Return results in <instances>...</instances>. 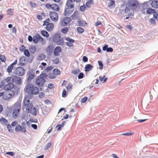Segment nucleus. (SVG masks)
<instances>
[{"mask_svg":"<svg viewBox=\"0 0 158 158\" xmlns=\"http://www.w3.org/2000/svg\"><path fill=\"white\" fill-rule=\"evenodd\" d=\"M4 89L6 91L14 90L15 91L16 88L14 87V85L12 83H7L4 87Z\"/></svg>","mask_w":158,"mask_h":158,"instance_id":"nucleus-13","label":"nucleus"},{"mask_svg":"<svg viewBox=\"0 0 158 158\" xmlns=\"http://www.w3.org/2000/svg\"><path fill=\"white\" fill-rule=\"evenodd\" d=\"M15 91L14 90H10V93H9L6 91L0 92V97L5 101H9L15 95Z\"/></svg>","mask_w":158,"mask_h":158,"instance_id":"nucleus-1","label":"nucleus"},{"mask_svg":"<svg viewBox=\"0 0 158 158\" xmlns=\"http://www.w3.org/2000/svg\"><path fill=\"white\" fill-rule=\"evenodd\" d=\"M6 81L4 80H2L1 81L0 84V87L2 88L3 87H4V86L5 85V82Z\"/></svg>","mask_w":158,"mask_h":158,"instance_id":"nucleus-49","label":"nucleus"},{"mask_svg":"<svg viewBox=\"0 0 158 158\" xmlns=\"http://www.w3.org/2000/svg\"><path fill=\"white\" fill-rule=\"evenodd\" d=\"M47 75L45 73H41L35 80V84L39 87L42 86L46 82L44 78H46Z\"/></svg>","mask_w":158,"mask_h":158,"instance_id":"nucleus-3","label":"nucleus"},{"mask_svg":"<svg viewBox=\"0 0 158 158\" xmlns=\"http://www.w3.org/2000/svg\"><path fill=\"white\" fill-rule=\"evenodd\" d=\"M75 2V0H68L67 3V6L71 8H73L74 7L73 3Z\"/></svg>","mask_w":158,"mask_h":158,"instance_id":"nucleus-20","label":"nucleus"},{"mask_svg":"<svg viewBox=\"0 0 158 158\" xmlns=\"http://www.w3.org/2000/svg\"><path fill=\"white\" fill-rule=\"evenodd\" d=\"M53 72L56 76L59 75L60 73V70L58 69H54Z\"/></svg>","mask_w":158,"mask_h":158,"instance_id":"nucleus-38","label":"nucleus"},{"mask_svg":"<svg viewBox=\"0 0 158 158\" xmlns=\"http://www.w3.org/2000/svg\"><path fill=\"white\" fill-rule=\"evenodd\" d=\"M25 47L23 45H21L19 48L21 52H24L26 49Z\"/></svg>","mask_w":158,"mask_h":158,"instance_id":"nucleus-56","label":"nucleus"},{"mask_svg":"<svg viewBox=\"0 0 158 158\" xmlns=\"http://www.w3.org/2000/svg\"><path fill=\"white\" fill-rule=\"evenodd\" d=\"M50 17L52 20L53 21L56 22L58 19V14L54 11H51L49 13Z\"/></svg>","mask_w":158,"mask_h":158,"instance_id":"nucleus-11","label":"nucleus"},{"mask_svg":"<svg viewBox=\"0 0 158 158\" xmlns=\"http://www.w3.org/2000/svg\"><path fill=\"white\" fill-rule=\"evenodd\" d=\"M152 6L155 8H158V0H151L149 1Z\"/></svg>","mask_w":158,"mask_h":158,"instance_id":"nucleus-18","label":"nucleus"},{"mask_svg":"<svg viewBox=\"0 0 158 158\" xmlns=\"http://www.w3.org/2000/svg\"><path fill=\"white\" fill-rule=\"evenodd\" d=\"M30 5L33 8L37 6L35 2H30Z\"/></svg>","mask_w":158,"mask_h":158,"instance_id":"nucleus-54","label":"nucleus"},{"mask_svg":"<svg viewBox=\"0 0 158 158\" xmlns=\"http://www.w3.org/2000/svg\"><path fill=\"white\" fill-rule=\"evenodd\" d=\"M150 23H151L152 24H156V22L155 21V20L152 18H151L150 19Z\"/></svg>","mask_w":158,"mask_h":158,"instance_id":"nucleus-61","label":"nucleus"},{"mask_svg":"<svg viewBox=\"0 0 158 158\" xmlns=\"http://www.w3.org/2000/svg\"><path fill=\"white\" fill-rule=\"evenodd\" d=\"M71 19L70 18L65 17L61 19L60 23L61 25L63 26H65L68 25L70 23Z\"/></svg>","mask_w":158,"mask_h":158,"instance_id":"nucleus-12","label":"nucleus"},{"mask_svg":"<svg viewBox=\"0 0 158 158\" xmlns=\"http://www.w3.org/2000/svg\"><path fill=\"white\" fill-rule=\"evenodd\" d=\"M153 17L154 18L156 19L157 20H158V14L155 11V12L153 13Z\"/></svg>","mask_w":158,"mask_h":158,"instance_id":"nucleus-51","label":"nucleus"},{"mask_svg":"<svg viewBox=\"0 0 158 158\" xmlns=\"http://www.w3.org/2000/svg\"><path fill=\"white\" fill-rule=\"evenodd\" d=\"M142 9L141 10V11L143 14H145V10L148 7V5L147 4H144L143 5Z\"/></svg>","mask_w":158,"mask_h":158,"instance_id":"nucleus-29","label":"nucleus"},{"mask_svg":"<svg viewBox=\"0 0 158 158\" xmlns=\"http://www.w3.org/2000/svg\"><path fill=\"white\" fill-rule=\"evenodd\" d=\"M21 108L20 104L17 103L14 104L12 115L13 118L15 119H16L19 116Z\"/></svg>","mask_w":158,"mask_h":158,"instance_id":"nucleus-4","label":"nucleus"},{"mask_svg":"<svg viewBox=\"0 0 158 158\" xmlns=\"http://www.w3.org/2000/svg\"><path fill=\"white\" fill-rule=\"evenodd\" d=\"M53 42L57 45H62L64 44L63 39L61 37L59 33H55L53 37Z\"/></svg>","mask_w":158,"mask_h":158,"instance_id":"nucleus-6","label":"nucleus"},{"mask_svg":"<svg viewBox=\"0 0 158 158\" xmlns=\"http://www.w3.org/2000/svg\"><path fill=\"white\" fill-rule=\"evenodd\" d=\"M134 132L126 133H124L122 134V135H126V136H130L134 134Z\"/></svg>","mask_w":158,"mask_h":158,"instance_id":"nucleus-55","label":"nucleus"},{"mask_svg":"<svg viewBox=\"0 0 158 158\" xmlns=\"http://www.w3.org/2000/svg\"><path fill=\"white\" fill-rule=\"evenodd\" d=\"M54 85L53 84L50 83L48 85V87L49 88L52 89L54 88Z\"/></svg>","mask_w":158,"mask_h":158,"instance_id":"nucleus-60","label":"nucleus"},{"mask_svg":"<svg viewBox=\"0 0 158 158\" xmlns=\"http://www.w3.org/2000/svg\"><path fill=\"white\" fill-rule=\"evenodd\" d=\"M79 14L77 11H75L73 14L71 15L72 19H76L78 18Z\"/></svg>","mask_w":158,"mask_h":158,"instance_id":"nucleus-27","label":"nucleus"},{"mask_svg":"<svg viewBox=\"0 0 158 158\" xmlns=\"http://www.w3.org/2000/svg\"><path fill=\"white\" fill-rule=\"evenodd\" d=\"M56 77V75L54 74L53 72V73H50L48 74V77L51 79L55 78Z\"/></svg>","mask_w":158,"mask_h":158,"instance_id":"nucleus-40","label":"nucleus"},{"mask_svg":"<svg viewBox=\"0 0 158 158\" xmlns=\"http://www.w3.org/2000/svg\"><path fill=\"white\" fill-rule=\"evenodd\" d=\"M27 106L26 108V112L27 113H30L31 112V110L32 109V104L29 105L27 106Z\"/></svg>","mask_w":158,"mask_h":158,"instance_id":"nucleus-32","label":"nucleus"},{"mask_svg":"<svg viewBox=\"0 0 158 158\" xmlns=\"http://www.w3.org/2000/svg\"><path fill=\"white\" fill-rule=\"evenodd\" d=\"M50 20L49 18L46 19L44 21L43 26H46V29L48 31L50 32L52 30L54 25L52 23H49Z\"/></svg>","mask_w":158,"mask_h":158,"instance_id":"nucleus-7","label":"nucleus"},{"mask_svg":"<svg viewBox=\"0 0 158 158\" xmlns=\"http://www.w3.org/2000/svg\"><path fill=\"white\" fill-rule=\"evenodd\" d=\"M93 3V1L92 0H89L88 2H86V5L87 7H89L90 5Z\"/></svg>","mask_w":158,"mask_h":158,"instance_id":"nucleus-45","label":"nucleus"},{"mask_svg":"<svg viewBox=\"0 0 158 158\" xmlns=\"http://www.w3.org/2000/svg\"><path fill=\"white\" fill-rule=\"evenodd\" d=\"M87 97H85L82 99L81 100V102L82 103L85 102L87 100Z\"/></svg>","mask_w":158,"mask_h":158,"instance_id":"nucleus-62","label":"nucleus"},{"mask_svg":"<svg viewBox=\"0 0 158 158\" xmlns=\"http://www.w3.org/2000/svg\"><path fill=\"white\" fill-rule=\"evenodd\" d=\"M109 2L108 3V6L109 7H111L114 5L115 2L114 0H107Z\"/></svg>","mask_w":158,"mask_h":158,"instance_id":"nucleus-33","label":"nucleus"},{"mask_svg":"<svg viewBox=\"0 0 158 158\" xmlns=\"http://www.w3.org/2000/svg\"><path fill=\"white\" fill-rule=\"evenodd\" d=\"M13 67L11 64L9 66L7 69V71L8 73H10L12 72Z\"/></svg>","mask_w":158,"mask_h":158,"instance_id":"nucleus-41","label":"nucleus"},{"mask_svg":"<svg viewBox=\"0 0 158 158\" xmlns=\"http://www.w3.org/2000/svg\"><path fill=\"white\" fill-rule=\"evenodd\" d=\"M61 48L60 46H57L56 47L54 51V55L56 56L59 55V53L61 52Z\"/></svg>","mask_w":158,"mask_h":158,"instance_id":"nucleus-19","label":"nucleus"},{"mask_svg":"<svg viewBox=\"0 0 158 158\" xmlns=\"http://www.w3.org/2000/svg\"><path fill=\"white\" fill-rule=\"evenodd\" d=\"M30 102L29 97H26L25 98L24 101V104L25 106L31 104L30 103Z\"/></svg>","mask_w":158,"mask_h":158,"instance_id":"nucleus-31","label":"nucleus"},{"mask_svg":"<svg viewBox=\"0 0 158 158\" xmlns=\"http://www.w3.org/2000/svg\"><path fill=\"white\" fill-rule=\"evenodd\" d=\"M33 42L35 44L40 43L42 45H44L46 43L44 39L38 33L33 36Z\"/></svg>","mask_w":158,"mask_h":158,"instance_id":"nucleus-5","label":"nucleus"},{"mask_svg":"<svg viewBox=\"0 0 158 158\" xmlns=\"http://www.w3.org/2000/svg\"><path fill=\"white\" fill-rule=\"evenodd\" d=\"M14 73L16 75L22 76L25 74V71L23 68L18 67L15 69Z\"/></svg>","mask_w":158,"mask_h":158,"instance_id":"nucleus-10","label":"nucleus"},{"mask_svg":"<svg viewBox=\"0 0 158 158\" xmlns=\"http://www.w3.org/2000/svg\"><path fill=\"white\" fill-rule=\"evenodd\" d=\"M53 68V66H50L46 67L44 69V71L45 72H48L52 69Z\"/></svg>","mask_w":158,"mask_h":158,"instance_id":"nucleus-39","label":"nucleus"},{"mask_svg":"<svg viewBox=\"0 0 158 158\" xmlns=\"http://www.w3.org/2000/svg\"><path fill=\"white\" fill-rule=\"evenodd\" d=\"M26 63V58L23 56L19 59V64L21 66H23Z\"/></svg>","mask_w":158,"mask_h":158,"instance_id":"nucleus-22","label":"nucleus"},{"mask_svg":"<svg viewBox=\"0 0 158 158\" xmlns=\"http://www.w3.org/2000/svg\"><path fill=\"white\" fill-rule=\"evenodd\" d=\"M30 113H31L34 115H36L37 114L36 110L35 108H32L31 110V112Z\"/></svg>","mask_w":158,"mask_h":158,"instance_id":"nucleus-44","label":"nucleus"},{"mask_svg":"<svg viewBox=\"0 0 158 158\" xmlns=\"http://www.w3.org/2000/svg\"><path fill=\"white\" fill-rule=\"evenodd\" d=\"M4 81L7 83H13V76L7 77L4 79Z\"/></svg>","mask_w":158,"mask_h":158,"instance_id":"nucleus-23","label":"nucleus"},{"mask_svg":"<svg viewBox=\"0 0 158 158\" xmlns=\"http://www.w3.org/2000/svg\"><path fill=\"white\" fill-rule=\"evenodd\" d=\"M78 24L79 26L83 27L86 25L87 23L84 20H80L78 22Z\"/></svg>","mask_w":158,"mask_h":158,"instance_id":"nucleus-24","label":"nucleus"},{"mask_svg":"<svg viewBox=\"0 0 158 158\" xmlns=\"http://www.w3.org/2000/svg\"><path fill=\"white\" fill-rule=\"evenodd\" d=\"M130 9L127 7H126L124 10L125 13L126 14H128L127 16L126 17V19H128L129 18H132V17L134 15V13L133 12H131L128 13L130 12Z\"/></svg>","mask_w":158,"mask_h":158,"instance_id":"nucleus-14","label":"nucleus"},{"mask_svg":"<svg viewBox=\"0 0 158 158\" xmlns=\"http://www.w3.org/2000/svg\"><path fill=\"white\" fill-rule=\"evenodd\" d=\"M155 11V10L154 9H152L151 8H149L147 9L146 11V13L148 14H151L152 13H153Z\"/></svg>","mask_w":158,"mask_h":158,"instance_id":"nucleus-34","label":"nucleus"},{"mask_svg":"<svg viewBox=\"0 0 158 158\" xmlns=\"http://www.w3.org/2000/svg\"><path fill=\"white\" fill-rule=\"evenodd\" d=\"M52 4H51L50 3H48L45 5V6L47 9H52Z\"/></svg>","mask_w":158,"mask_h":158,"instance_id":"nucleus-52","label":"nucleus"},{"mask_svg":"<svg viewBox=\"0 0 158 158\" xmlns=\"http://www.w3.org/2000/svg\"><path fill=\"white\" fill-rule=\"evenodd\" d=\"M24 55L27 57H29L30 56V53L29 51L27 49H26L24 51Z\"/></svg>","mask_w":158,"mask_h":158,"instance_id":"nucleus-46","label":"nucleus"},{"mask_svg":"<svg viewBox=\"0 0 158 158\" xmlns=\"http://www.w3.org/2000/svg\"><path fill=\"white\" fill-rule=\"evenodd\" d=\"M22 79L19 77L15 76H13V83H14L16 85H20L22 83Z\"/></svg>","mask_w":158,"mask_h":158,"instance_id":"nucleus-16","label":"nucleus"},{"mask_svg":"<svg viewBox=\"0 0 158 158\" xmlns=\"http://www.w3.org/2000/svg\"><path fill=\"white\" fill-rule=\"evenodd\" d=\"M84 77V74L83 73H79V75L78 76V78L79 79L82 78Z\"/></svg>","mask_w":158,"mask_h":158,"instance_id":"nucleus-58","label":"nucleus"},{"mask_svg":"<svg viewBox=\"0 0 158 158\" xmlns=\"http://www.w3.org/2000/svg\"><path fill=\"white\" fill-rule=\"evenodd\" d=\"M77 30V32L80 34L82 33L84 31V29L81 27H78Z\"/></svg>","mask_w":158,"mask_h":158,"instance_id":"nucleus-43","label":"nucleus"},{"mask_svg":"<svg viewBox=\"0 0 158 158\" xmlns=\"http://www.w3.org/2000/svg\"><path fill=\"white\" fill-rule=\"evenodd\" d=\"M68 94V93H67V91H66L65 89H63L62 92V97L63 98H66L67 97Z\"/></svg>","mask_w":158,"mask_h":158,"instance_id":"nucleus-36","label":"nucleus"},{"mask_svg":"<svg viewBox=\"0 0 158 158\" xmlns=\"http://www.w3.org/2000/svg\"><path fill=\"white\" fill-rule=\"evenodd\" d=\"M45 58V55L43 53L40 54L37 56V59L39 60H42Z\"/></svg>","mask_w":158,"mask_h":158,"instance_id":"nucleus-25","label":"nucleus"},{"mask_svg":"<svg viewBox=\"0 0 158 158\" xmlns=\"http://www.w3.org/2000/svg\"><path fill=\"white\" fill-rule=\"evenodd\" d=\"M80 71V70H74L72 72L73 74H76L79 73Z\"/></svg>","mask_w":158,"mask_h":158,"instance_id":"nucleus-57","label":"nucleus"},{"mask_svg":"<svg viewBox=\"0 0 158 158\" xmlns=\"http://www.w3.org/2000/svg\"><path fill=\"white\" fill-rule=\"evenodd\" d=\"M41 35L44 37L48 38L49 36L48 33L45 30H42L41 31Z\"/></svg>","mask_w":158,"mask_h":158,"instance_id":"nucleus-28","label":"nucleus"},{"mask_svg":"<svg viewBox=\"0 0 158 158\" xmlns=\"http://www.w3.org/2000/svg\"><path fill=\"white\" fill-rule=\"evenodd\" d=\"M0 59L3 62H5L6 60V58L5 56L2 55H0Z\"/></svg>","mask_w":158,"mask_h":158,"instance_id":"nucleus-47","label":"nucleus"},{"mask_svg":"<svg viewBox=\"0 0 158 158\" xmlns=\"http://www.w3.org/2000/svg\"><path fill=\"white\" fill-rule=\"evenodd\" d=\"M63 127V126H62V125H58L56 126V127L57 128V130L60 131L61 130V128Z\"/></svg>","mask_w":158,"mask_h":158,"instance_id":"nucleus-63","label":"nucleus"},{"mask_svg":"<svg viewBox=\"0 0 158 158\" xmlns=\"http://www.w3.org/2000/svg\"><path fill=\"white\" fill-rule=\"evenodd\" d=\"M66 88L67 91V93H68L69 92H70L72 89V84L71 83H69L66 86Z\"/></svg>","mask_w":158,"mask_h":158,"instance_id":"nucleus-26","label":"nucleus"},{"mask_svg":"<svg viewBox=\"0 0 158 158\" xmlns=\"http://www.w3.org/2000/svg\"><path fill=\"white\" fill-rule=\"evenodd\" d=\"M7 12L8 15H12L13 13V12L12 11V9H9L7 10Z\"/></svg>","mask_w":158,"mask_h":158,"instance_id":"nucleus-64","label":"nucleus"},{"mask_svg":"<svg viewBox=\"0 0 158 158\" xmlns=\"http://www.w3.org/2000/svg\"><path fill=\"white\" fill-rule=\"evenodd\" d=\"M52 9L55 11H58L60 10L59 6L55 3L52 4Z\"/></svg>","mask_w":158,"mask_h":158,"instance_id":"nucleus-21","label":"nucleus"},{"mask_svg":"<svg viewBox=\"0 0 158 158\" xmlns=\"http://www.w3.org/2000/svg\"><path fill=\"white\" fill-rule=\"evenodd\" d=\"M52 145V143L51 142H49L46 145L45 147L44 148L46 150L48 149V148H50Z\"/></svg>","mask_w":158,"mask_h":158,"instance_id":"nucleus-48","label":"nucleus"},{"mask_svg":"<svg viewBox=\"0 0 158 158\" xmlns=\"http://www.w3.org/2000/svg\"><path fill=\"white\" fill-rule=\"evenodd\" d=\"M85 8V6L84 5L81 6L80 7V10L81 11H84Z\"/></svg>","mask_w":158,"mask_h":158,"instance_id":"nucleus-59","label":"nucleus"},{"mask_svg":"<svg viewBox=\"0 0 158 158\" xmlns=\"http://www.w3.org/2000/svg\"><path fill=\"white\" fill-rule=\"evenodd\" d=\"M29 50L31 53H34L36 51V48L35 46H31L30 47Z\"/></svg>","mask_w":158,"mask_h":158,"instance_id":"nucleus-42","label":"nucleus"},{"mask_svg":"<svg viewBox=\"0 0 158 158\" xmlns=\"http://www.w3.org/2000/svg\"><path fill=\"white\" fill-rule=\"evenodd\" d=\"M34 77V74H30L28 78H27V81H30L32 79H33Z\"/></svg>","mask_w":158,"mask_h":158,"instance_id":"nucleus-50","label":"nucleus"},{"mask_svg":"<svg viewBox=\"0 0 158 158\" xmlns=\"http://www.w3.org/2000/svg\"><path fill=\"white\" fill-rule=\"evenodd\" d=\"M64 39L67 41L66 43V45L67 46L69 47L73 46V43L74 42V40L71 39L69 37H65Z\"/></svg>","mask_w":158,"mask_h":158,"instance_id":"nucleus-15","label":"nucleus"},{"mask_svg":"<svg viewBox=\"0 0 158 158\" xmlns=\"http://www.w3.org/2000/svg\"><path fill=\"white\" fill-rule=\"evenodd\" d=\"M0 121L2 124H6L8 123L7 120L3 117L1 118Z\"/></svg>","mask_w":158,"mask_h":158,"instance_id":"nucleus-35","label":"nucleus"},{"mask_svg":"<svg viewBox=\"0 0 158 158\" xmlns=\"http://www.w3.org/2000/svg\"><path fill=\"white\" fill-rule=\"evenodd\" d=\"M93 67V66L90 64H87L85 66V70L86 71H89L92 69Z\"/></svg>","mask_w":158,"mask_h":158,"instance_id":"nucleus-30","label":"nucleus"},{"mask_svg":"<svg viewBox=\"0 0 158 158\" xmlns=\"http://www.w3.org/2000/svg\"><path fill=\"white\" fill-rule=\"evenodd\" d=\"M128 1L129 7L133 10H135L139 5L138 2L136 0H128Z\"/></svg>","mask_w":158,"mask_h":158,"instance_id":"nucleus-9","label":"nucleus"},{"mask_svg":"<svg viewBox=\"0 0 158 158\" xmlns=\"http://www.w3.org/2000/svg\"><path fill=\"white\" fill-rule=\"evenodd\" d=\"M69 29L67 27H64L62 28L61 31V32L63 34L66 33L68 31Z\"/></svg>","mask_w":158,"mask_h":158,"instance_id":"nucleus-37","label":"nucleus"},{"mask_svg":"<svg viewBox=\"0 0 158 158\" xmlns=\"http://www.w3.org/2000/svg\"><path fill=\"white\" fill-rule=\"evenodd\" d=\"M69 7L66 8L64 10V14L65 16H69L73 12V8H69Z\"/></svg>","mask_w":158,"mask_h":158,"instance_id":"nucleus-17","label":"nucleus"},{"mask_svg":"<svg viewBox=\"0 0 158 158\" xmlns=\"http://www.w3.org/2000/svg\"><path fill=\"white\" fill-rule=\"evenodd\" d=\"M24 90L29 94L35 95L37 94L39 91L38 88L34 87L31 84L27 85L24 88Z\"/></svg>","mask_w":158,"mask_h":158,"instance_id":"nucleus-2","label":"nucleus"},{"mask_svg":"<svg viewBox=\"0 0 158 158\" xmlns=\"http://www.w3.org/2000/svg\"><path fill=\"white\" fill-rule=\"evenodd\" d=\"M52 61L53 64H57L59 63V60L58 58H56L54 60H52Z\"/></svg>","mask_w":158,"mask_h":158,"instance_id":"nucleus-53","label":"nucleus"},{"mask_svg":"<svg viewBox=\"0 0 158 158\" xmlns=\"http://www.w3.org/2000/svg\"><path fill=\"white\" fill-rule=\"evenodd\" d=\"M22 126L19 125H17L15 128L16 131H21L22 132L25 133L27 132L26 125L25 122L21 123Z\"/></svg>","mask_w":158,"mask_h":158,"instance_id":"nucleus-8","label":"nucleus"}]
</instances>
